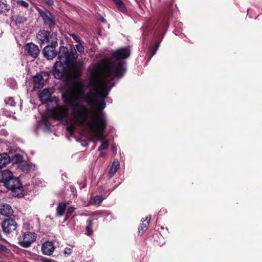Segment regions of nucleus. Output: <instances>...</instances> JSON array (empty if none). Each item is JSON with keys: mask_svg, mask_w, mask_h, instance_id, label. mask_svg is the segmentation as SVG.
Wrapping results in <instances>:
<instances>
[{"mask_svg": "<svg viewBox=\"0 0 262 262\" xmlns=\"http://www.w3.org/2000/svg\"><path fill=\"white\" fill-rule=\"evenodd\" d=\"M40 16L42 18L43 23L48 26L50 29L53 28L55 26V17L47 9L38 11Z\"/></svg>", "mask_w": 262, "mask_h": 262, "instance_id": "nucleus-7", "label": "nucleus"}, {"mask_svg": "<svg viewBox=\"0 0 262 262\" xmlns=\"http://www.w3.org/2000/svg\"><path fill=\"white\" fill-rule=\"evenodd\" d=\"M51 93L48 89L43 90L39 94V98L42 103H46L48 102H51L50 99Z\"/></svg>", "mask_w": 262, "mask_h": 262, "instance_id": "nucleus-16", "label": "nucleus"}, {"mask_svg": "<svg viewBox=\"0 0 262 262\" xmlns=\"http://www.w3.org/2000/svg\"><path fill=\"white\" fill-rule=\"evenodd\" d=\"M55 249L54 244L51 241H46L42 244L41 251L43 254L47 255H51Z\"/></svg>", "mask_w": 262, "mask_h": 262, "instance_id": "nucleus-12", "label": "nucleus"}, {"mask_svg": "<svg viewBox=\"0 0 262 262\" xmlns=\"http://www.w3.org/2000/svg\"><path fill=\"white\" fill-rule=\"evenodd\" d=\"M5 101L7 105H10L11 106H14L15 105V102L12 97L6 98Z\"/></svg>", "mask_w": 262, "mask_h": 262, "instance_id": "nucleus-27", "label": "nucleus"}, {"mask_svg": "<svg viewBox=\"0 0 262 262\" xmlns=\"http://www.w3.org/2000/svg\"><path fill=\"white\" fill-rule=\"evenodd\" d=\"M19 167L24 172H28L32 167V165L26 162H24L20 164Z\"/></svg>", "mask_w": 262, "mask_h": 262, "instance_id": "nucleus-22", "label": "nucleus"}, {"mask_svg": "<svg viewBox=\"0 0 262 262\" xmlns=\"http://www.w3.org/2000/svg\"><path fill=\"white\" fill-rule=\"evenodd\" d=\"M69 114V109L64 107H59L53 113L54 118L61 120L66 118Z\"/></svg>", "mask_w": 262, "mask_h": 262, "instance_id": "nucleus-11", "label": "nucleus"}, {"mask_svg": "<svg viewBox=\"0 0 262 262\" xmlns=\"http://www.w3.org/2000/svg\"><path fill=\"white\" fill-rule=\"evenodd\" d=\"M4 186L8 189L11 190L14 193L13 195L15 196L19 195V194L16 193V192L20 191L22 188L20 180L14 177L13 174L12 176V178H10Z\"/></svg>", "mask_w": 262, "mask_h": 262, "instance_id": "nucleus-6", "label": "nucleus"}, {"mask_svg": "<svg viewBox=\"0 0 262 262\" xmlns=\"http://www.w3.org/2000/svg\"><path fill=\"white\" fill-rule=\"evenodd\" d=\"M36 39L38 43L42 45L45 43H56L58 40L57 34L51 33L45 30H40L36 35Z\"/></svg>", "mask_w": 262, "mask_h": 262, "instance_id": "nucleus-3", "label": "nucleus"}, {"mask_svg": "<svg viewBox=\"0 0 262 262\" xmlns=\"http://www.w3.org/2000/svg\"><path fill=\"white\" fill-rule=\"evenodd\" d=\"M150 215L146 216L143 221V223L140 225L138 228V234L139 235L142 236L147 229L150 221Z\"/></svg>", "mask_w": 262, "mask_h": 262, "instance_id": "nucleus-15", "label": "nucleus"}, {"mask_svg": "<svg viewBox=\"0 0 262 262\" xmlns=\"http://www.w3.org/2000/svg\"><path fill=\"white\" fill-rule=\"evenodd\" d=\"M0 250L2 251L6 252L7 248L6 246L0 244Z\"/></svg>", "mask_w": 262, "mask_h": 262, "instance_id": "nucleus-37", "label": "nucleus"}, {"mask_svg": "<svg viewBox=\"0 0 262 262\" xmlns=\"http://www.w3.org/2000/svg\"><path fill=\"white\" fill-rule=\"evenodd\" d=\"M55 44L54 43L48 45L42 50L43 56L48 60H52L57 55V51L55 49L58 45V40H56Z\"/></svg>", "mask_w": 262, "mask_h": 262, "instance_id": "nucleus-8", "label": "nucleus"}, {"mask_svg": "<svg viewBox=\"0 0 262 262\" xmlns=\"http://www.w3.org/2000/svg\"><path fill=\"white\" fill-rule=\"evenodd\" d=\"M162 26L163 28H167L168 27V24L167 21H164L162 22Z\"/></svg>", "mask_w": 262, "mask_h": 262, "instance_id": "nucleus-40", "label": "nucleus"}, {"mask_svg": "<svg viewBox=\"0 0 262 262\" xmlns=\"http://www.w3.org/2000/svg\"><path fill=\"white\" fill-rule=\"evenodd\" d=\"M57 55L59 61L63 62L67 67V73L70 76L79 77L81 75V66L75 62L78 57L76 50L72 49L69 51L67 47L61 46Z\"/></svg>", "mask_w": 262, "mask_h": 262, "instance_id": "nucleus-2", "label": "nucleus"}, {"mask_svg": "<svg viewBox=\"0 0 262 262\" xmlns=\"http://www.w3.org/2000/svg\"><path fill=\"white\" fill-rule=\"evenodd\" d=\"M25 50L28 55L34 58H37L40 52L38 47L32 42L26 44Z\"/></svg>", "mask_w": 262, "mask_h": 262, "instance_id": "nucleus-9", "label": "nucleus"}, {"mask_svg": "<svg viewBox=\"0 0 262 262\" xmlns=\"http://www.w3.org/2000/svg\"><path fill=\"white\" fill-rule=\"evenodd\" d=\"M70 36H71L73 39L78 43H80V42H81L80 39L75 34H71Z\"/></svg>", "mask_w": 262, "mask_h": 262, "instance_id": "nucleus-33", "label": "nucleus"}, {"mask_svg": "<svg viewBox=\"0 0 262 262\" xmlns=\"http://www.w3.org/2000/svg\"><path fill=\"white\" fill-rule=\"evenodd\" d=\"M75 208L73 207H69L66 212V219L69 217L71 214L74 212Z\"/></svg>", "mask_w": 262, "mask_h": 262, "instance_id": "nucleus-30", "label": "nucleus"}, {"mask_svg": "<svg viewBox=\"0 0 262 262\" xmlns=\"http://www.w3.org/2000/svg\"><path fill=\"white\" fill-rule=\"evenodd\" d=\"M104 198L101 195H96L93 199V203L95 205H100Z\"/></svg>", "mask_w": 262, "mask_h": 262, "instance_id": "nucleus-26", "label": "nucleus"}, {"mask_svg": "<svg viewBox=\"0 0 262 262\" xmlns=\"http://www.w3.org/2000/svg\"><path fill=\"white\" fill-rule=\"evenodd\" d=\"M67 130L71 133V134H73L74 133V127L72 126H68L67 127Z\"/></svg>", "mask_w": 262, "mask_h": 262, "instance_id": "nucleus-36", "label": "nucleus"}, {"mask_svg": "<svg viewBox=\"0 0 262 262\" xmlns=\"http://www.w3.org/2000/svg\"><path fill=\"white\" fill-rule=\"evenodd\" d=\"M99 141L101 142V145L99 147L98 150L101 151L103 149H107L108 147V142L107 141H103L101 140H99Z\"/></svg>", "mask_w": 262, "mask_h": 262, "instance_id": "nucleus-28", "label": "nucleus"}, {"mask_svg": "<svg viewBox=\"0 0 262 262\" xmlns=\"http://www.w3.org/2000/svg\"><path fill=\"white\" fill-rule=\"evenodd\" d=\"M26 20V19L22 16H17L16 19V22L19 24H23Z\"/></svg>", "mask_w": 262, "mask_h": 262, "instance_id": "nucleus-32", "label": "nucleus"}, {"mask_svg": "<svg viewBox=\"0 0 262 262\" xmlns=\"http://www.w3.org/2000/svg\"><path fill=\"white\" fill-rule=\"evenodd\" d=\"M42 1L49 6H52L54 4L53 0H42Z\"/></svg>", "mask_w": 262, "mask_h": 262, "instance_id": "nucleus-34", "label": "nucleus"}, {"mask_svg": "<svg viewBox=\"0 0 262 262\" xmlns=\"http://www.w3.org/2000/svg\"><path fill=\"white\" fill-rule=\"evenodd\" d=\"M64 63L61 61H56L54 66L53 75L56 78L61 79L65 75L70 78H77L78 77H75L73 76H70L68 74V69L67 67L66 69L64 67Z\"/></svg>", "mask_w": 262, "mask_h": 262, "instance_id": "nucleus-4", "label": "nucleus"}, {"mask_svg": "<svg viewBox=\"0 0 262 262\" xmlns=\"http://www.w3.org/2000/svg\"><path fill=\"white\" fill-rule=\"evenodd\" d=\"M159 47V42H156L152 47H150L148 48V54L149 55V59H150L156 54Z\"/></svg>", "mask_w": 262, "mask_h": 262, "instance_id": "nucleus-21", "label": "nucleus"}, {"mask_svg": "<svg viewBox=\"0 0 262 262\" xmlns=\"http://www.w3.org/2000/svg\"><path fill=\"white\" fill-rule=\"evenodd\" d=\"M103 155H104V153H103V152H101V153H100V156L102 157V156H103Z\"/></svg>", "mask_w": 262, "mask_h": 262, "instance_id": "nucleus-41", "label": "nucleus"}, {"mask_svg": "<svg viewBox=\"0 0 262 262\" xmlns=\"http://www.w3.org/2000/svg\"><path fill=\"white\" fill-rule=\"evenodd\" d=\"M72 250L69 248H66L64 250V253L70 254H71Z\"/></svg>", "mask_w": 262, "mask_h": 262, "instance_id": "nucleus-38", "label": "nucleus"}, {"mask_svg": "<svg viewBox=\"0 0 262 262\" xmlns=\"http://www.w3.org/2000/svg\"><path fill=\"white\" fill-rule=\"evenodd\" d=\"M6 10H7V5L4 2L0 1V13H3Z\"/></svg>", "mask_w": 262, "mask_h": 262, "instance_id": "nucleus-31", "label": "nucleus"}, {"mask_svg": "<svg viewBox=\"0 0 262 262\" xmlns=\"http://www.w3.org/2000/svg\"><path fill=\"white\" fill-rule=\"evenodd\" d=\"M34 89H40L44 85V80L42 75L37 74L33 77Z\"/></svg>", "mask_w": 262, "mask_h": 262, "instance_id": "nucleus-13", "label": "nucleus"}, {"mask_svg": "<svg viewBox=\"0 0 262 262\" xmlns=\"http://www.w3.org/2000/svg\"><path fill=\"white\" fill-rule=\"evenodd\" d=\"M2 227L4 232L10 233L16 230L17 223L13 220L8 219L2 223Z\"/></svg>", "mask_w": 262, "mask_h": 262, "instance_id": "nucleus-10", "label": "nucleus"}, {"mask_svg": "<svg viewBox=\"0 0 262 262\" xmlns=\"http://www.w3.org/2000/svg\"><path fill=\"white\" fill-rule=\"evenodd\" d=\"M93 225V220H89L87 221V226L86 227V230L87 231V235H91L93 233L92 227Z\"/></svg>", "mask_w": 262, "mask_h": 262, "instance_id": "nucleus-23", "label": "nucleus"}, {"mask_svg": "<svg viewBox=\"0 0 262 262\" xmlns=\"http://www.w3.org/2000/svg\"><path fill=\"white\" fill-rule=\"evenodd\" d=\"M151 31V28H149L148 29H144L143 31V34L144 35H146Z\"/></svg>", "mask_w": 262, "mask_h": 262, "instance_id": "nucleus-35", "label": "nucleus"}, {"mask_svg": "<svg viewBox=\"0 0 262 262\" xmlns=\"http://www.w3.org/2000/svg\"><path fill=\"white\" fill-rule=\"evenodd\" d=\"M74 50H76L77 52H78L80 54H84L85 51L84 47L82 45L81 42L75 45V48Z\"/></svg>", "mask_w": 262, "mask_h": 262, "instance_id": "nucleus-25", "label": "nucleus"}, {"mask_svg": "<svg viewBox=\"0 0 262 262\" xmlns=\"http://www.w3.org/2000/svg\"><path fill=\"white\" fill-rule=\"evenodd\" d=\"M12 172L8 169L0 171V182L3 183L4 185L10 178H12Z\"/></svg>", "mask_w": 262, "mask_h": 262, "instance_id": "nucleus-14", "label": "nucleus"}, {"mask_svg": "<svg viewBox=\"0 0 262 262\" xmlns=\"http://www.w3.org/2000/svg\"><path fill=\"white\" fill-rule=\"evenodd\" d=\"M70 189H71V191L72 192V193L73 194V195L75 196L76 193V188L74 186H71L70 187Z\"/></svg>", "mask_w": 262, "mask_h": 262, "instance_id": "nucleus-39", "label": "nucleus"}, {"mask_svg": "<svg viewBox=\"0 0 262 262\" xmlns=\"http://www.w3.org/2000/svg\"><path fill=\"white\" fill-rule=\"evenodd\" d=\"M36 235L34 232H25L18 238L19 244L25 248L29 247L35 241Z\"/></svg>", "mask_w": 262, "mask_h": 262, "instance_id": "nucleus-5", "label": "nucleus"}, {"mask_svg": "<svg viewBox=\"0 0 262 262\" xmlns=\"http://www.w3.org/2000/svg\"><path fill=\"white\" fill-rule=\"evenodd\" d=\"M10 162V158L7 153L0 155V169L5 167Z\"/></svg>", "mask_w": 262, "mask_h": 262, "instance_id": "nucleus-17", "label": "nucleus"}, {"mask_svg": "<svg viewBox=\"0 0 262 262\" xmlns=\"http://www.w3.org/2000/svg\"><path fill=\"white\" fill-rule=\"evenodd\" d=\"M118 6L119 9L122 12L125 11V7L121 0H113Z\"/></svg>", "mask_w": 262, "mask_h": 262, "instance_id": "nucleus-24", "label": "nucleus"}, {"mask_svg": "<svg viewBox=\"0 0 262 262\" xmlns=\"http://www.w3.org/2000/svg\"><path fill=\"white\" fill-rule=\"evenodd\" d=\"M67 207V204L64 202H60L57 207V214L59 216H61L64 213L66 208Z\"/></svg>", "mask_w": 262, "mask_h": 262, "instance_id": "nucleus-19", "label": "nucleus"}, {"mask_svg": "<svg viewBox=\"0 0 262 262\" xmlns=\"http://www.w3.org/2000/svg\"><path fill=\"white\" fill-rule=\"evenodd\" d=\"M120 165L119 162L118 161H114L113 163L112 166H111L110 172H109V177L112 178L113 177L114 174L117 172V171L119 168Z\"/></svg>", "mask_w": 262, "mask_h": 262, "instance_id": "nucleus-20", "label": "nucleus"}, {"mask_svg": "<svg viewBox=\"0 0 262 262\" xmlns=\"http://www.w3.org/2000/svg\"><path fill=\"white\" fill-rule=\"evenodd\" d=\"M129 56L125 49L118 50L112 55L113 59L106 64L103 70V78L94 77L90 80L93 89L85 94V85L81 80L69 84L62 93L65 104L73 107L72 115L76 122L80 125L85 123L90 129L98 137H101L106 128V120L101 111L105 107L104 101L98 103L100 98L106 99L107 94L98 88L100 84L106 86L105 79H113L121 77L125 72V63L122 59Z\"/></svg>", "mask_w": 262, "mask_h": 262, "instance_id": "nucleus-1", "label": "nucleus"}, {"mask_svg": "<svg viewBox=\"0 0 262 262\" xmlns=\"http://www.w3.org/2000/svg\"><path fill=\"white\" fill-rule=\"evenodd\" d=\"M1 214L6 216H9L12 214L13 210L9 205H4L1 209Z\"/></svg>", "mask_w": 262, "mask_h": 262, "instance_id": "nucleus-18", "label": "nucleus"}, {"mask_svg": "<svg viewBox=\"0 0 262 262\" xmlns=\"http://www.w3.org/2000/svg\"><path fill=\"white\" fill-rule=\"evenodd\" d=\"M16 3L18 5H19L26 8H27L29 6V4L27 2L23 0H17Z\"/></svg>", "mask_w": 262, "mask_h": 262, "instance_id": "nucleus-29", "label": "nucleus"}]
</instances>
